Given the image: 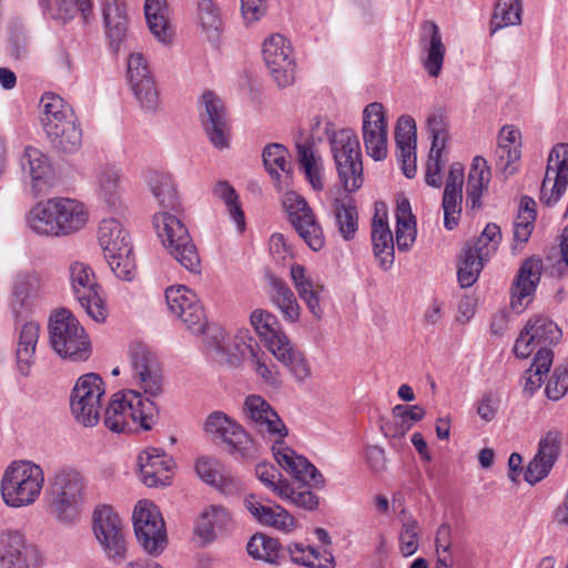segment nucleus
<instances>
[{"mask_svg": "<svg viewBox=\"0 0 568 568\" xmlns=\"http://www.w3.org/2000/svg\"><path fill=\"white\" fill-rule=\"evenodd\" d=\"M532 257L524 261L511 286L510 310L521 314L532 302Z\"/></svg>", "mask_w": 568, "mask_h": 568, "instance_id": "43", "label": "nucleus"}, {"mask_svg": "<svg viewBox=\"0 0 568 568\" xmlns=\"http://www.w3.org/2000/svg\"><path fill=\"white\" fill-rule=\"evenodd\" d=\"M396 244L399 251H407L416 239V223L407 199L397 201L396 206Z\"/></svg>", "mask_w": 568, "mask_h": 568, "instance_id": "51", "label": "nucleus"}, {"mask_svg": "<svg viewBox=\"0 0 568 568\" xmlns=\"http://www.w3.org/2000/svg\"><path fill=\"white\" fill-rule=\"evenodd\" d=\"M282 204L290 223L307 246L315 252L323 248L325 244L323 229L307 201L298 193L287 191L283 195Z\"/></svg>", "mask_w": 568, "mask_h": 568, "instance_id": "15", "label": "nucleus"}, {"mask_svg": "<svg viewBox=\"0 0 568 568\" xmlns=\"http://www.w3.org/2000/svg\"><path fill=\"white\" fill-rule=\"evenodd\" d=\"M372 243L378 265L387 271L394 263V239L387 222L384 203H376L372 221Z\"/></svg>", "mask_w": 568, "mask_h": 568, "instance_id": "31", "label": "nucleus"}, {"mask_svg": "<svg viewBox=\"0 0 568 568\" xmlns=\"http://www.w3.org/2000/svg\"><path fill=\"white\" fill-rule=\"evenodd\" d=\"M41 290V277L33 270L14 274L10 285L8 308L16 324L33 321Z\"/></svg>", "mask_w": 568, "mask_h": 568, "instance_id": "14", "label": "nucleus"}, {"mask_svg": "<svg viewBox=\"0 0 568 568\" xmlns=\"http://www.w3.org/2000/svg\"><path fill=\"white\" fill-rule=\"evenodd\" d=\"M250 322L267 349L277 344L280 336H287L277 317L268 311L254 310L250 316Z\"/></svg>", "mask_w": 568, "mask_h": 568, "instance_id": "52", "label": "nucleus"}, {"mask_svg": "<svg viewBox=\"0 0 568 568\" xmlns=\"http://www.w3.org/2000/svg\"><path fill=\"white\" fill-rule=\"evenodd\" d=\"M105 385L94 373L80 376L71 392L70 408L75 420L84 427H93L100 420Z\"/></svg>", "mask_w": 568, "mask_h": 568, "instance_id": "10", "label": "nucleus"}, {"mask_svg": "<svg viewBox=\"0 0 568 568\" xmlns=\"http://www.w3.org/2000/svg\"><path fill=\"white\" fill-rule=\"evenodd\" d=\"M262 55L278 87L285 88L294 82L295 54L290 38H265Z\"/></svg>", "mask_w": 568, "mask_h": 568, "instance_id": "19", "label": "nucleus"}, {"mask_svg": "<svg viewBox=\"0 0 568 568\" xmlns=\"http://www.w3.org/2000/svg\"><path fill=\"white\" fill-rule=\"evenodd\" d=\"M40 122L45 132L77 118L72 106L52 92L42 94L39 103Z\"/></svg>", "mask_w": 568, "mask_h": 568, "instance_id": "39", "label": "nucleus"}, {"mask_svg": "<svg viewBox=\"0 0 568 568\" xmlns=\"http://www.w3.org/2000/svg\"><path fill=\"white\" fill-rule=\"evenodd\" d=\"M247 552L255 559L275 564L280 558V542L264 534L254 535L247 542Z\"/></svg>", "mask_w": 568, "mask_h": 568, "instance_id": "59", "label": "nucleus"}, {"mask_svg": "<svg viewBox=\"0 0 568 568\" xmlns=\"http://www.w3.org/2000/svg\"><path fill=\"white\" fill-rule=\"evenodd\" d=\"M199 115L205 134L219 150L229 148L230 123L224 102L213 91H204L199 100Z\"/></svg>", "mask_w": 568, "mask_h": 568, "instance_id": "16", "label": "nucleus"}, {"mask_svg": "<svg viewBox=\"0 0 568 568\" xmlns=\"http://www.w3.org/2000/svg\"><path fill=\"white\" fill-rule=\"evenodd\" d=\"M158 404L144 403L134 392L121 390L111 397L103 423L113 433H126L135 428L150 430L158 423Z\"/></svg>", "mask_w": 568, "mask_h": 568, "instance_id": "3", "label": "nucleus"}, {"mask_svg": "<svg viewBox=\"0 0 568 568\" xmlns=\"http://www.w3.org/2000/svg\"><path fill=\"white\" fill-rule=\"evenodd\" d=\"M445 53L442 38H423L420 61L429 77L437 78L440 74Z\"/></svg>", "mask_w": 568, "mask_h": 568, "instance_id": "56", "label": "nucleus"}, {"mask_svg": "<svg viewBox=\"0 0 568 568\" xmlns=\"http://www.w3.org/2000/svg\"><path fill=\"white\" fill-rule=\"evenodd\" d=\"M138 464L145 486L164 487L171 484L175 463L163 449L148 447L139 454Z\"/></svg>", "mask_w": 568, "mask_h": 568, "instance_id": "26", "label": "nucleus"}, {"mask_svg": "<svg viewBox=\"0 0 568 568\" xmlns=\"http://www.w3.org/2000/svg\"><path fill=\"white\" fill-rule=\"evenodd\" d=\"M49 511L60 524L75 525L85 501L83 476L73 468L58 469L50 479L48 489Z\"/></svg>", "mask_w": 568, "mask_h": 568, "instance_id": "2", "label": "nucleus"}, {"mask_svg": "<svg viewBox=\"0 0 568 568\" xmlns=\"http://www.w3.org/2000/svg\"><path fill=\"white\" fill-rule=\"evenodd\" d=\"M144 181L162 211H176L179 209L180 199L175 182L170 173L150 170L144 174Z\"/></svg>", "mask_w": 568, "mask_h": 568, "instance_id": "38", "label": "nucleus"}, {"mask_svg": "<svg viewBox=\"0 0 568 568\" xmlns=\"http://www.w3.org/2000/svg\"><path fill=\"white\" fill-rule=\"evenodd\" d=\"M232 521V514L226 507L209 505L201 511L194 532L203 544H210L227 530Z\"/></svg>", "mask_w": 568, "mask_h": 568, "instance_id": "37", "label": "nucleus"}, {"mask_svg": "<svg viewBox=\"0 0 568 568\" xmlns=\"http://www.w3.org/2000/svg\"><path fill=\"white\" fill-rule=\"evenodd\" d=\"M92 531L108 558L124 559L126 540L124 526L118 513L109 505L95 507L92 514Z\"/></svg>", "mask_w": 568, "mask_h": 568, "instance_id": "13", "label": "nucleus"}, {"mask_svg": "<svg viewBox=\"0 0 568 568\" xmlns=\"http://www.w3.org/2000/svg\"><path fill=\"white\" fill-rule=\"evenodd\" d=\"M248 363L252 371L264 385L273 389L282 387V374L277 365L263 349H255V353L251 352V359Z\"/></svg>", "mask_w": 568, "mask_h": 568, "instance_id": "54", "label": "nucleus"}, {"mask_svg": "<svg viewBox=\"0 0 568 568\" xmlns=\"http://www.w3.org/2000/svg\"><path fill=\"white\" fill-rule=\"evenodd\" d=\"M397 158L403 173L412 179L416 174V123L409 115L398 118L395 128Z\"/></svg>", "mask_w": 568, "mask_h": 568, "instance_id": "34", "label": "nucleus"}, {"mask_svg": "<svg viewBox=\"0 0 568 568\" xmlns=\"http://www.w3.org/2000/svg\"><path fill=\"white\" fill-rule=\"evenodd\" d=\"M335 226L345 241L355 237L358 230V211L351 196L335 199L332 204Z\"/></svg>", "mask_w": 568, "mask_h": 568, "instance_id": "45", "label": "nucleus"}, {"mask_svg": "<svg viewBox=\"0 0 568 568\" xmlns=\"http://www.w3.org/2000/svg\"><path fill=\"white\" fill-rule=\"evenodd\" d=\"M199 22L203 32L214 36L222 32V21L212 0H200Z\"/></svg>", "mask_w": 568, "mask_h": 568, "instance_id": "64", "label": "nucleus"}, {"mask_svg": "<svg viewBox=\"0 0 568 568\" xmlns=\"http://www.w3.org/2000/svg\"><path fill=\"white\" fill-rule=\"evenodd\" d=\"M560 438L557 432H549L539 440L535 455V484L546 478L559 456Z\"/></svg>", "mask_w": 568, "mask_h": 568, "instance_id": "48", "label": "nucleus"}, {"mask_svg": "<svg viewBox=\"0 0 568 568\" xmlns=\"http://www.w3.org/2000/svg\"><path fill=\"white\" fill-rule=\"evenodd\" d=\"M98 241L104 258L114 275L132 281L136 274L129 232L116 219H103L99 225Z\"/></svg>", "mask_w": 568, "mask_h": 568, "instance_id": "6", "label": "nucleus"}, {"mask_svg": "<svg viewBox=\"0 0 568 568\" xmlns=\"http://www.w3.org/2000/svg\"><path fill=\"white\" fill-rule=\"evenodd\" d=\"M331 149L342 186L348 193L356 192L364 183L357 135L351 129L339 130L331 139Z\"/></svg>", "mask_w": 568, "mask_h": 568, "instance_id": "8", "label": "nucleus"}, {"mask_svg": "<svg viewBox=\"0 0 568 568\" xmlns=\"http://www.w3.org/2000/svg\"><path fill=\"white\" fill-rule=\"evenodd\" d=\"M26 225L42 237H65L58 196L36 203L26 214Z\"/></svg>", "mask_w": 568, "mask_h": 568, "instance_id": "23", "label": "nucleus"}, {"mask_svg": "<svg viewBox=\"0 0 568 568\" xmlns=\"http://www.w3.org/2000/svg\"><path fill=\"white\" fill-rule=\"evenodd\" d=\"M45 135L53 148L67 153L75 152L82 144V129L77 118L45 132Z\"/></svg>", "mask_w": 568, "mask_h": 568, "instance_id": "49", "label": "nucleus"}, {"mask_svg": "<svg viewBox=\"0 0 568 568\" xmlns=\"http://www.w3.org/2000/svg\"><path fill=\"white\" fill-rule=\"evenodd\" d=\"M290 277L298 297L304 302L308 312L316 320H321L324 314L321 304L324 293V285L314 280L311 272L298 263L291 265Z\"/></svg>", "mask_w": 568, "mask_h": 568, "instance_id": "30", "label": "nucleus"}, {"mask_svg": "<svg viewBox=\"0 0 568 568\" xmlns=\"http://www.w3.org/2000/svg\"><path fill=\"white\" fill-rule=\"evenodd\" d=\"M141 109L155 112L160 105V94L154 78L129 84Z\"/></svg>", "mask_w": 568, "mask_h": 568, "instance_id": "60", "label": "nucleus"}, {"mask_svg": "<svg viewBox=\"0 0 568 568\" xmlns=\"http://www.w3.org/2000/svg\"><path fill=\"white\" fill-rule=\"evenodd\" d=\"M102 16L106 36H125L129 16L124 0H103Z\"/></svg>", "mask_w": 568, "mask_h": 568, "instance_id": "53", "label": "nucleus"}, {"mask_svg": "<svg viewBox=\"0 0 568 568\" xmlns=\"http://www.w3.org/2000/svg\"><path fill=\"white\" fill-rule=\"evenodd\" d=\"M501 239L500 226L496 223H488L471 245L477 247L478 251H483L485 257H493L498 250Z\"/></svg>", "mask_w": 568, "mask_h": 568, "instance_id": "63", "label": "nucleus"}, {"mask_svg": "<svg viewBox=\"0 0 568 568\" xmlns=\"http://www.w3.org/2000/svg\"><path fill=\"white\" fill-rule=\"evenodd\" d=\"M491 171L485 158L477 155L473 159L467 180V205L471 210L481 207V196L488 190Z\"/></svg>", "mask_w": 568, "mask_h": 568, "instance_id": "41", "label": "nucleus"}, {"mask_svg": "<svg viewBox=\"0 0 568 568\" xmlns=\"http://www.w3.org/2000/svg\"><path fill=\"white\" fill-rule=\"evenodd\" d=\"M248 424L268 444L285 439L288 429L277 412L260 395H248L243 405Z\"/></svg>", "mask_w": 568, "mask_h": 568, "instance_id": "17", "label": "nucleus"}, {"mask_svg": "<svg viewBox=\"0 0 568 568\" xmlns=\"http://www.w3.org/2000/svg\"><path fill=\"white\" fill-rule=\"evenodd\" d=\"M490 258L491 257H485L484 252L478 251L477 247L467 245L463 250L458 261L457 278L460 286H473L477 282L484 265Z\"/></svg>", "mask_w": 568, "mask_h": 568, "instance_id": "46", "label": "nucleus"}, {"mask_svg": "<svg viewBox=\"0 0 568 568\" xmlns=\"http://www.w3.org/2000/svg\"><path fill=\"white\" fill-rule=\"evenodd\" d=\"M204 430L214 439L226 445L230 454L245 459H255L258 456V446L246 430L222 412L210 414L204 424Z\"/></svg>", "mask_w": 568, "mask_h": 568, "instance_id": "12", "label": "nucleus"}, {"mask_svg": "<svg viewBox=\"0 0 568 568\" xmlns=\"http://www.w3.org/2000/svg\"><path fill=\"white\" fill-rule=\"evenodd\" d=\"M136 540L151 555H161L168 546V532L159 507L148 499L136 503L132 514Z\"/></svg>", "mask_w": 568, "mask_h": 568, "instance_id": "9", "label": "nucleus"}, {"mask_svg": "<svg viewBox=\"0 0 568 568\" xmlns=\"http://www.w3.org/2000/svg\"><path fill=\"white\" fill-rule=\"evenodd\" d=\"M243 503L252 517L263 526L284 534H290L296 528L295 518L280 505H264L255 495L245 497Z\"/></svg>", "mask_w": 568, "mask_h": 568, "instance_id": "33", "label": "nucleus"}, {"mask_svg": "<svg viewBox=\"0 0 568 568\" xmlns=\"http://www.w3.org/2000/svg\"><path fill=\"white\" fill-rule=\"evenodd\" d=\"M521 134L514 125H504L497 138L495 166L503 180L509 179L520 168Z\"/></svg>", "mask_w": 568, "mask_h": 568, "instance_id": "27", "label": "nucleus"}, {"mask_svg": "<svg viewBox=\"0 0 568 568\" xmlns=\"http://www.w3.org/2000/svg\"><path fill=\"white\" fill-rule=\"evenodd\" d=\"M170 312L182 320L191 333H201L206 325V315L196 294L184 285L171 286L165 291Z\"/></svg>", "mask_w": 568, "mask_h": 568, "instance_id": "22", "label": "nucleus"}, {"mask_svg": "<svg viewBox=\"0 0 568 568\" xmlns=\"http://www.w3.org/2000/svg\"><path fill=\"white\" fill-rule=\"evenodd\" d=\"M532 235V199L524 195L513 222L511 253L520 254Z\"/></svg>", "mask_w": 568, "mask_h": 568, "instance_id": "44", "label": "nucleus"}, {"mask_svg": "<svg viewBox=\"0 0 568 568\" xmlns=\"http://www.w3.org/2000/svg\"><path fill=\"white\" fill-rule=\"evenodd\" d=\"M271 449L281 468L297 480L313 484L315 487L324 485V477L316 467L304 456L296 454L291 447L285 445L284 439H276L271 443Z\"/></svg>", "mask_w": 568, "mask_h": 568, "instance_id": "28", "label": "nucleus"}, {"mask_svg": "<svg viewBox=\"0 0 568 568\" xmlns=\"http://www.w3.org/2000/svg\"><path fill=\"white\" fill-rule=\"evenodd\" d=\"M23 170L30 175L33 191L39 194L51 184L52 166L39 149L27 146L22 156Z\"/></svg>", "mask_w": 568, "mask_h": 568, "instance_id": "40", "label": "nucleus"}, {"mask_svg": "<svg viewBox=\"0 0 568 568\" xmlns=\"http://www.w3.org/2000/svg\"><path fill=\"white\" fill-rule=\"evenodd\" d=\"M40 325L36 321L16 324L14 352L22 375H28L36 359Z\"/></svg>", "mask_w": 568, "mask_h": 568, "instance_id": "36", "label": "nucleus"}, {"mask_svg": "<svg viewBox=\"0 0 568 568\" xmlns=\"http://www.w3.org/2000/svg\"><path fill=\"white\" fill-rule=\"evenodd\" d=\"M263 162L270 175L280 179V173H290V162L287 161V150L284 145L272 143L264 148Z\"/></svg>", "mask_w": 568, "mask_h": 568, "instance_id": "61", "label": "nucleus"}, {"mask_svg": "<svg viewBox=\"0 0 568 568\" xmlns=\"http://www.w3.org/2000/svg\"><path fill=\"white\" fill-rule=\"evenodd\" d=\"M568 186V144H556L547 161L544 181L540 186V202L547 206L556 204Z\"/></svg>", "mask_w": 568, "mask_h": 568, "instance_id": "20", "label": "nucleus"}, {"mask_svg": "<svg viewBox=\"0 0 568 568\" xmlns=\"http://www.w3.org/2000/svg\"><path fill=\"white\" fill-rule=\"evenodd\" d=\"M270 297L287 323L298 322L302 308L288 285L280 277L270 275Z\"/></svg>", "mask_w": 568, "mask_h": 568, "instance_id": "42", "label": "nucleus"}, {"mask_svg": "<svg viewBox=\"0 0 568 568\" xmlns=\"http://www.w3.org/2000/svg\"><path fill=\"white\" fill-rule=\"evenodd\" d=\"M520 18V0H498L490 21L491 33H496L503 28L518 24Z\"/></svg>", "mask_w": 568, "mask_h": 568, "instance_id": "58", "label": "nucleus"}, {"mask_svg": "<svg viewBox=\"0 0 568 568\" xmlns=\"http://www.w3.org/2000/svg\"><path fill=\"white\" fill-rule=\"evenodd\" d=\"M130 383L134 392L141 397L142 404H156V399L164 393V375L161 364L152 349L141 343L134 342L129 348Z\"/></svg>", "mask_w": 568, "mask_h": 568, "instance_id": "4", "label": "nucleus"}, {"mask_svg": "<svg viewBox=\"0 0 568 568\" xmlns=\"http://www.w3.org/2000/svg\"><path fill=\"white\" fill-rule=\"evenodd\" d=\"M400 529L398 532V549L404 557L413 556L419 548L422 527L419 521L406 509L398 514Z\"/></svg>", "mask_w": 568, "mask_h": 568, "instance_id": "50", "label": "nucleus"}, {"mask_svg": "<svg viewBox=\"0 0 568 568\" xmlns=\"http://www.w3.org/2000/svg\"><path fill=\"white\" fill-rule=\"evenodd\" d=\"M44 483V470L39 464L29 459L12 460L1 476V498L11 508L31 506L40 498Z\"/></svg>", "mask_w": 568, "mask_h": 568, "instance_id": "1", "label": "nucleus"}, {"mask_svg": "<svg viewBox=\"0 0 568 568\" xmlns=\"http://www.w3.org/2000/svg\"><path fill=\"white\" fill-rule=\"evenodd\" d=\"M153 225L170 254L187 271L200 273L199 253L182 221L169 211H161L154 214Z\"/></svg>", "mask_w": 568, "mask_h": 568, "instance_id": "7", "label": "nucleus"}, {"mask_svg": "<svg viewBox=\"0 0 568 568\" xmlns=\"http://www.w3.org/2000/svg\"><path fill=\"white\" fill-rule=\"evenodd\" d=\"M69 278L73 296L88 316L98 323L104 322L108 308L92 268L83 262H72Z\"/></svg>", "mask_w": 568, "mask_h": 568, "instance_id": "11", "label": "nucleus"}, {"mask_svg": "<svg viewBox=\"0 0 568 568\" xmlns=\"http://www.w3.org/2000/svg\"><path fill=\"white\" fill-rule=\"evenodd\" d=\"M278 497L306 510H314L318 506V497L314 493L302 486L293 488L288 483L280 488Z\"/></svg>", "mask_w": 568, "mask_h": 568, "instance_id": "62", "label": "nucleus"}, {"mask_svg": "<svg viewBox=\"0 0 568 568\" xmlns=\"http://www.w3.org/2000/svg\"><path fill=\"white\" fill-rule=\"evenodd\" d=\"M0 568H38L37 550L18 529L0 534Z\"/></svg>", "mask_w": 568, "mask_h": 568, "instance_id": "25", "label": "nucleus"}, {"mask_svg": "<svg viewBox=\"0 0 568 568\" xmlns=\"http://www.w3.org/2000/svg\"><path fill=\"white\" fill-rule=\"evenodd\" d=\"M65 236L83 230L89 222V209L78 199L58 196Z\"/></svg>", "mask_w": 568, "mask_h": 568, "instance_id": "47", "label": "nucleus"}, {"mask_svg": "<svg viewBox=\"0 0 568 568\" xmlns=\"http://www.w3.org/2000/svg\"><path fill=\"white\" fill-rule=\"evenodd\" d=\"M43 17L57 26H65L79 13L84 23L93 14V0H39Z\"/></svg>", "mask_w": 568, "mask_h": 568, "instance_id": "32", "label": "nucleus"}, {"mask_svg": "<svg viewBox=\"0 0 568 568\" xmlns=\"http://www.w3.org/2000/svg\"><path fill=\"white\" fill-rule=\"evenodd\" d=\"M464 184V166L453 163L449 168L443 195L444 225L447 230L457 226L462 212V191Z\"/></svg>", "mask_w": 568, "mask_h": 568, "instance_id": "35", "label": "nucleus"}, {"mask_svg": "<svg viewBox=\"0 0 568 568\" xmlns=\"http://www.w3.org/2000/svg\"><path fill=\"white\" fill-rule=\"evenodd\" d=\"M49 341L54 352L62 358L73 362L85 361L91 353V344L84 327L74 314L60 308L49 318Z\"/></svg>", "mask_w": 568, "mask_h": 568, "instance_id": "5", "label": "nucleus"}, {"mask_svg": "<svg viewBox=\"0 0 568 568\" xmlns=\"http://www.w3.org/2000/svg\"><path fill=\"white\" fill-rule=\"evenodd\" d=\"M93 185L98 200L110 211L123 207V172L112 163H100L94 169Z\"/></svg>", "mask_w": 568, "mask_h": 568, "instance_id": "24", "label": "nucleus"}, {"mask_svg": "<svg viewBox=\"0 0 568 568\" xmlns=\"http://www.w3.org/2000/svg\"><path fill=\"white\" fill-rule=\"evenodd\" d=\"M213 193L226 206L229 215L236 225L239 232H243L245 230V216L234 187L225 181H220L215 184Z\"/></svg>", "mask_w": 568, "mask_h": 568, "instance_id": "57", "label": "nucleus"}, {"mask_svg": "<svg viewBox=\"0 0 568 568\" xmlns=\"http://www.w3.org/2000/svg\"><path fill=\"white\" fill-rule=\"evenodd\" d=\"M449 121L447 112L436 108L426 118V129L432 139L430 151L426 165V183L434 187L442 185V155L449 139Z\"/></svg>", "mask_w": 568, "mask_h": 568, "instance_id": "18", "label": "nucleus"}, {"mask_svg": "<svg viewBox=\"0 0 568 568\" xmlns=\"http://www.w3.org/2000/svg\"><path fill=\"white\" fill-rule=\"evenodd\" d=\"M362 135L368 156L375 161L387 156L388 123L382 103L372 102L364 108Z\"/></svg>", "mask_w": 568, "mask_h": 568, "instance_id": "21", "label": "nucleus"}, {"mask_svg": "<svg viewBox=\"0 0 568 568\" xmlns=\"http://www.w3.org/2000/svg\"><path fill=\"white\" fill-rule=\"evenodd\" d=\"M562 332L559 326L547 317L535 318V375L547 374L552 365V347L561 341Z\"/></svg>", "mask_w": 568, "mask_h": 568, "instance_id": "29", "label": "nucleus"}, {"mask_svg": "<svg viewBox=\"0 0 568 568\" xmlns=\"http://www.w3.org/2000/svg\"><path fill=\"white\" fill-rule=\"evenodd\" d=\"M144 16L152 36L171 33L170 8L166 0H145Z\"/></svg>", "mask_w": 568, "mask_h": 568, "instance_id": "55", "label": "nucleus"}]
</instances>
